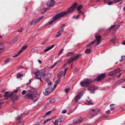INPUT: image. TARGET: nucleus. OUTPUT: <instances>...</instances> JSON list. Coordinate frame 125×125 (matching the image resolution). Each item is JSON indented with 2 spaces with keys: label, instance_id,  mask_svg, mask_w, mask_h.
Masks as SVG:
<instances>
[{
  "label": "nucleus",
  "instance_id": "1",
  "mask_svg": "<svg viewBox=\"0 0 125 125\" xmlns=\"http://www.w3.org/2000/svg\"><path fill=\"white\" fill-rule=\"evenodd\" d=\"M77 5V4L75 3L68 8L67 11H65L60 12V13L61 15V16H62V17L66 15L68 13L73 12L75 10V8L76 7Z\"/></svg>",
  "mask_w": 125,
  "mask_h": 125
},
{
  "label": "nucleus",
  "instance_id": "2",
  "mask_svg": "<svg viewBox=\"0 0 125 125\" xmlns=\"http://www.w3.org/2000/svg\"><path fill=\"white\" fill-rule=\"evenodd\" d=\"M92 82L91 80L89 79H85L80 82L81 86L82 87L88 86L89 84Z\"/></svg>",
  "mask_w": 125,
  "mask_h": 125
},
{
  "label": "nucleus",
  "instance_id": "3",
  "mask_svg": "<svg viewBox=\"0 0 125 125\" xmlns=\"http://www.w3.org/2000/svg\"><path fill=\"white\" fill-rule=\"evenodd\" d=\"M61 17H62V16L59 13L54 17L51 19V21L49 22V23L50 24H51L54 21Z\"/></svg>",
  "mask_w": 125,
  "mask_h": 125
},
{
  "label": "nucleus",
  "instance_id": "4",
  "mask_svg": "<svg viewBox=\"0 0 125 125\" xmlns=\"http://www.w3.org/2000/svg\"><path fill=\"white\" fill-rule=\"evenodd\" d=\"M45 72V69H41L39 72L38 71L37 72L35 73H34L35 75L37 74L38 75L40 76V77H41L42 78L44 77H45L46 74H44Z\"/></svg>",
  "mask_w": 125,
  "mask_h": 125
},
{
  "label": "nucleus",
  "instance_id": "5",
  "mask_svg": "<svg viewBox=\"0 0 125 125\" xmlns=\"http://www.w3.org/2000/svg\"><path fill=\"white\" fill-rule=\"evenodd\" d=\"M105 77L104 74L102 73L100 75L98 76L96 78L94 79L95 81L99 82L103 79Z\"/></svg>",
  "mask_w": 125,
  "mask_h": 125
},
{
  "label": "nucleus",
  "instance_id": "6",
  "mask_svg": "<svg viewBox=\"0 0 125 125\" xmlns=\"http://www.w3.org/2000/svg\"><path fill=\"white\" fill-rule=\"evenodd\" d=\"M44 17L43 16H42L41 17L38 18L36 19L33 20L32 22H31V25H33L36 24L39 21L43 18Z\"/></svg>",
  "mask_w": 125,
  "mask_h": 125
},
{
  "label": "nucleus",
  "instance_id": "7",
  "mask_svg": "<svg viewBox=\"0 0 125 125\" xmlns=\"http://www.w3.org/2000/svg\"><path fill=\"white\" fill-rule=\"evenodd\" d=\"M55 3L54 1L53 0H49L47 3V5L48 7H51L54 5Z\"/></svg>",
  "mask_w": 125,
  "mask_h": 125
},
{
  "label": "nucleus",
  "instance_id": "8",
  "mask_svg": "<svg viewBox=\"0 0 125 125\" xmlns=\"http://www.w3.org/2000/svg\"><path fill=\"white\" fill-rule=\"evenodd\" d=\"M33 92H35V91H33L32 90H30L28 91V92L29 93L28 94H27L26 95L28 98L30 99H32L33 96V95H32L30 93H32Z\"/></svg>",
  "mask_w": 125,
  "mask_h": 125
},
{
  "label": "nucleus",
  "instance_id": "9",
  "mask_svg": "<svg viewBox=\"0 0 125 125\" xmlns=\"http://www.w3.org/2000/svg\"><path fill=\"white\" fill-rule=\"evenodd\" d=\"M13 95V93L6 92L5 93L4 96L5 97H10L12 96Z\"/></svg>",
  "mask_w": 125,
  "mask_h": 125
},
{
  "label": "nucleus",
  "instance_id": "10",
  "mask_svg": "<svg viewBox=\"0 0 125 125\" xmlns=\"http://www.w3.org/2000/svg\"><path fill=\"white\" fill-rule=\"evenodd\" d=\"M95 37L97 41V43L96 44L95 46H96L99 44L100 42L101 37V36H95Z\"/></svg>",
  "mask_w": 125,
  "mask_h": 125
},
{
  "label": "nucleus",
  "instance_id": "11",
  "mask_svg": "<svg viewBox=\"0 0 125 125\" xmlns=\"http://www.w3.org/2000/svg\"><path fill=\"white\" fill-rule=\"evenodd\" d=\"M96 89V87L93 86H90L88 88L89 90L92 93H94Z\"/></svg>",
  "mask_w": 125,
  "mask_h": 125
},
{
  "label": "nucleus",
  "instance_id": "12",
  "mask_svg": "<svg viewBox=\"0 0 125 125\" xmlns=\"http://www.w3.org/2000/svg\"><path fill=\"white\" fill-rule=\"evenodd\" d=\"M38 96L37 94L33 95V96L32 99V100L33 101L36 102L38 99Z\"/></svg>",
  "mask_w": 125,
  "mask_h": 125
},
{
  "label": "nucleus",
  "instance_id": "13",
  "mask_svg": "<svg viewBox=\"0 0 125 125\" xmlns=\"http://www.w3.org/2000/svg\"><path fill=\"white\" fill-rule=\"evenodd\" d=\"M81 96L80 94H78L75 98V101L76 103L78 102V100H79Z\"/></svg>",
  "mask_w": 125,
  "mask_h": 125
},
{
  "label": "nucleus",
  "instance_id": "14",
  "mask_svg": "<svg viewBox=\"0 0 125 125\" xmlns=\"http://www.w3.org/2000/svg\"><path fill=\"white\" fill-rule=\"evenodd\" d=\"M82 56L81 54H76V56L72 58L73 60L74 61L75 60L78 59V58Z\"/></svg>",
  "mask_w": 125,
  "mask_h": 125
},
{
  "label": "nucleus",
  "instance_id": "15",
  "mask_svg": "<svg viewBox=\"0 0 125 125\" xmlns=\"http://www.w3.org/2000/svg\"><path fill=\"white\" fill-rule=\"evenodd\" d=\"M125 81V78L123 79H121L119 80L116 83V85H118L120 84L123 82Z\"/></svg>",
  "mask_w": 125,
  "mask_h": 125
},
{
  "label": "nucleus",
  "instance_id": "16",
  "mask_svg": "<svg viewBox=\"0 0 125 125\" xmlns=\"http://www.w3.org/2000/svg\"><path fill=\"white\" fill-rule=\"evenodd\" d=\"M54 46H55L54 45H52L50 47H48V48L45 49L44 51V52H47L48 51L50 50L51 49H52V48H53L54 47Z\"/></svg>",
  "mask_w": 125,
  "mask_h": 125
},
{
  "label": "nucleus",
  "instance_id": "17",
  "mask_svg": "<svg viewBox=\"0 0 125 125\" xmlns=\"http://www.w3.org/2000/svg\"><path fill=\"white\" fill-rule=\"evenodd\" d=\"M91 101H92L91 100L89 101V100H87L85 102V104H87V105H90V104H92V103L91 102Z\"/></svg>",
  "mask_w": 125,
  "mask_h": 125
},
{
  "label": "nucleus",
  "instance_id": "18",
  "mask_svg": "<svg viewBox=\"0 0 125 125\" xmlns=\"http://www.w3.org/2000/svg\"><path fill=\"white\" fill-rule=\"evenodd\" d=\"M91 52V50L90 49H87L84 51L87 54L90 53Z\"/></svg>",
  "mask_w": 125,
  "mask_h": 125
},
{
  "label": "nucleus",
  "instance_id": "19",
  "mask_svg": "<svg viewBox=\"0 0 125 125\" xmlns=\"http://www.w3.org/2000/svg\"><path fill=\"white\" fill-rule=\"evenodd\" d=\"M115 74L116 73H118L121 72L119 68H117L114 70Z\"/></svg>",
  "mask_w": 125,
  "mask_h": 125
},
{
  "label": "nucleus",
  "instance_id": "20",
  "mask_svg": "<svg viewBox=\"0 0 125 125\" xmlns=\"http://www.w3.org/2000/svg\"><path fill=\"white\" fill-rule=\"evenodd\" d=\"M49 101L52 103H55V101L54 98H51L49 99Z\"/></svg>",
  "mask_w": 125,
  "mask_h": 125
},
{
  "label": "nucleus",
  "instance_id": "21",
  "mask_svg": "<svg viewBox=\"0 0 125 125\" xmlns=\"http://www.w3.org/2000/svg\"><path fill=\"white\" fill-rule=\"evenodd\" d=\"M47 91L48 90L46 89L43 92V94L44 95H47L50 93V91Z\"/></svg>",
  "mask_w": 125,
  "mask_h": 125
},
{
  "label": "nucleus",
  "instance_id": "22",
  "mask_svg": "<svg viewBox=\"0 0 125 125\" xmlns=\"http://www.w3.org/2000/svg\"><path fill=\"white\" fill-rule=\"evenodd\" d=\"M51 111H49L46 112L45 114V115H43L42 116V118H44L46 116L49 115V114L51 113Z\"/></svg>",
  "mask_w": 125,
  "mask_h": 125
},
{
  "label": "nucleus",
  "instance_id": "23",
  "mask_svg": "<svg viewBox=\"0 0 125 125\" xmlns=\"http://www.w3.org/2000/svg\"><path fill=\"white\" fill-rule=\"evenodd\" d=\"M41 77L39 75H38L37 74L36 75H35V78L36 79H39L40 80V81H41V82H42V79H41Z\"/></svg>",
  "mask_w": 125,
  "mask_h": 125
},
{
  "label": "nucleus",
  "instance_id": "24",
  "mask_svg": "<svg viewBox=\"0 0 125 125\" xmlns=\"http://www.w3.org/2000/svg\"><path fill=\"white\" fill-rule=\"evenodd\" d=\"M74 54V53L73 52H69L67 54L66 56L67 57L73 55Z\"/></svg>",
  "mask_w": 125,
  "mask_h": 125
},
{
  "label": "nucleus",
  "instance_id": "25",
  "mask_svg": "<svg viewBox=\"0 0 125 125\" xmlns=\"http://www.w3.org/2000/svg\"><path fill=\"white\" fill-rule=\"evenodd\" d=\"M95 42V40H94L92 41L91 42H90L87 45V46H91V45L93 44Z\"/></svg>",
  "mask_w": 125,
  "mask_h": 125
},
{
  "label": "nucleus",
  "instance_id": "26",
  "mask_svg": "<svg viewBox=\"0 0 125 125\" xmlns=\"http://www.w3.org/2000/svg\"><path fill=\"white\" fill-rule=\"evenodd\" d=\"M4 46V44H0V52H1V50H2L3 49Z\"/></svg>",
  "mask_w": 125,
  "mask_h": 125
},
{
  "label": "nucleus",
  "instance_id": "27",
  "mask_svg": "<svg viewBox=\"0 0 125 125\" xmlns=\"http://www.w3.org/2000/svg\"><path fill=\"white\" fill-rule=\"evenodd\" d=\"M108 74L109 75L112 76L115 75V72H114V71H112L111 72H109Z\"/></svg>",
  "mask_w": 125,
  "mask_h": 125
},
{
  "label": "nucleus",
  "instance_id": "28",
  "mask_svg": "<svg viewBox=\"0 0 125 125\" xmlns=\"http://www.w3.org/2000/svg\"><path fill=\"white\" fill-rule=\"evenodd\" d=\"M23 77V75L22 74H20V73L18 74L17 75V77L18 79L20 78Z\"/></svg>",
  "mask_w": 125,
  "mask_h": 125
},
{
  "label": "nucleus",
  "instance_id": "29",
  "mask_svg": "<svg viewBox=\"0 0 125 125\" xmlns=\"http://www.w3.org/2000/svg\"><path fill=\"white\" fill-rule=\"evenodd\" d=\"M82 7V6L81 5H80L78 6L77 8V10L78 11H79L80 10Z\"/></svg>",
  "mask_w": 125,
  "mask_h": 125
},
{
  "label": "nucleus",
  "instance_id": "30",
  "mask_svg": "<svg viewBox=\"0 0 125 125\" xmlns=\"http://www.w3.org/2000/svg\"><path fill=\"white\" fill-rule=\"evenodd\" d=\"M27 47V46L26 45H25L23 47H22L21 49L20 50H21V52L23 51V50H25Z\"/></svg>",
  "mask_w": 125,
  "mask_h": 125
},
{
  "label": "nucleus",
  "instance_id": "31",
  "mask_svg": "<svg viewBox=\"0 0 125 125\" xmlns=\"http://www.w3.org/2000/svg\"><path fill=\"white\" fill-rule=\"evenodd\" d=\"M98 114V113L97 112H96L95 114H94L93 115H92V114H91L90 115V116L91 117H93L96 115Z\"/></svg>",
  "mask_w": 125,
  "mask_h": 125
},
{
  "label": "nucleus",
  "instance_id": "32",
  "mask_svg": "<svg viewBox=\"0 0 125 125\" xmlns=\"http://www.w3.org/2000/svg\"><path fill=\"white\" fill-rule=\"evenodd\" d=\"M115 0H114V1H111L110 2H108L107 3L109 5H110L112 4L114 2H115Z\"/></svg>",
  "mask_w": 125,
  "mask_h": 125
},
{
  "label": "nucleus",
  "instance_id": "33",
  "mask_svg": "<svg viewBox=\"0 0 125 125\" xmlns=\"http://www.w3.org/2000/svg\"><path fill=\"white\" fill-rule=\"evenodd\" d=\"M115 25H112L108 29V30H111L113 28H114L115 27Z\"/></svg>",
  "mask_w": 125,
  "mask_h": 125
},
{
  "label": "nucleus",
  "instance_id": "34",
  "mask_svg": "<svg viewBox=\"0 0 125 125\" xmlns=\"http://www.w3.org/2000/svg\"><path fill=\"white\" fill-rule=\"evenodd\" d=\"M21 50H20L18 52V53L16 54H15V55L14 56H13V57H17L18 55L19 54H20V53H21Z\"/></svg>",
  "mask_w": 125,
  "mask_h": 125
},
{
  "label": "nucleus",
  "instance_id": "35",
  "mask_svg": "<svg viewBox=\"0 0 125 125\" xmlns=\"http://www.w3.org/2000/svg\"><path fill=\"white\" fill-rule=\"evenodd\" d=\"M72 59V58L70 59V60L68 61V63H71L72 62L74 61V60H73Z\"/></svg>",
  "mask_w": 125,
  "mask_h": 125
},
{
  "label": "nucleus",
  "instance_id": "36",
  "mask_svg": "<svg viewBox=\"0 0 125 125\" xmlns=\"http://www.w3.org/2000/svg\"><path fill=\"white\" fill-rule=\"evenodd\" d=\"M63 29H60L57 32V33H61V34L62 33V31H63Z\"/></svg>",
  "mask_w": 125,
  "mask_h": 125
},
{
  "label": "nucleus",
  "instance_id": "37",
  "mask_svg": "<svg viewBox=\"0 0 125 125\" xmlns=\"http://www.w3.org/2000/svg\"><path fill=\"white\" fill-rule=\"evenodd\" d=\"M21 114V115H20V116H17L16 118V120H18L19 119H20L21 117V115L22 114Z\"/></svg>",
  "mask_w": 125,
  "mask_h": 125
},
{
  "label": "nucleus",
  "instance_id": "38",
  "mask_svg": "<svg viewBox=\"0 0 125 125\" xmlns=\"http://www.w3.org/2000/svg\"><path fill=\"white\" fill-rule=\"evenodd\" d=\"M121 60H120V62H122L123 61L124 59L125 58V56H122L121 57Z\"/></svg>",
  "mask_w": 125,
  "mask_h": 125
},
{
  "label": "nucleus",
  "instance_id": "39",
  "mask_svg": "<svg viewBox=\"0 0 125 125\" xmlns=\"http://www.w3.org/2000/svg\"><path fill=\"white\" fill-rule=\"evenodd\" d=\"M82 119L83 118L81 117H80L79 119H78L77 121V122H78V123H79L80 122H81L82 121Z\"/></svg>",
  "mask_w": 125,
  "mask_h": 125
},
{
  "label": "nucleus",
  "instance_id": "40",
  "mask_svg": "<svg viewBox=\"0 0 125 125\" xmlns=\"http://www.w3.org/2000/svg\"><path fill=\"white\" fill-rule=\"evenodd\" d=\"M115 39V38H113L112 39H111L110 41H111L113 43H115V42L114 41Z\"/></svg>",
  "mask_w": 125,
  "mask_h": 125
},
{
  "label": "nucleus",
  "instance_id": "41",
  "mask_svg": "<svg viewBox=\"0 0 125 125\" xmlns=\"http://www.w3.org/2000/svg\"><path fill=\"white\" fill-rule=\"evenodd\" d=\"M70 90V88H67L65 89V92L66 93H67Z\"/></svg>",
  "mask_w": 125,
  "mask_h": 125
},
{
  "label": "nucleus",
  "instance_id": "42",
  "mask_svg": "<svg viewBox=\"0 0 125 125\" xmlns=\"http://www.w3.org/2000/svg\"><path fill=\"white\" fill-rule=\"evenodd\" d=\"M63 73L64 72L63 71H61L58 74L61 76V75L63 74Z\"/></svg>",
  "mask_w": 125,
  "mask_h": 125
},
{
  "label": "nucleus",
  "instance_id": "43",
  "mask_svg": "<svg viewBox=\"0 0 125 125\" xmlns=\"http://www.w3.org/2000/svg\"><path fill=\"white\" fill-rule=\"evenodd\" d=\"M68 69V68H66L65 69V71H64V75H63V76L64 77V75L66 73V72L67 71V70Z\"/></svg>",
  "mask_w": 125,
  "mask_h": 125
},
{
  "label": "nucleus",
  "instance_id": "44",
  "mask_svg": "<svg viewBox=\"0 0 125 125\" xmlns=\"http://www.w3.org/2000/svg\"><path fill=\"white\" fill-rule=\"evenodd\" d=\"M67 112V110L66 109L63 110L62 112V114H65Z\"/></svg>",
  "mask_w": 125,
  "mask_h": 125
},
{
  "label": "nucleus",
  "instance_id": "45",
  "mask_svg": "<svg viewBox=\"0 0 125 125\" xmlns=\"http://www.w3.org/2000/svg\"><path fill=\"white\" fill-rule=\"evenodd\" d=\"M57 77L58 78V79L61 80V76L58 74L57 75Z\"/></svg>",
  "mask_w": 125,
  "mask_h": 125
},
{
  "label": "nucleus",
  "instance_id": "46",
  "mask_svg": "<svg viewBox=\"0 0 125 125\" xmlns=\"http://www.w3.org/2000/svg\"><path fill=\"white\" fill-rule=\"evenodd\" d=\"M46 89L47 90H48V91H50V93H51V92L52 91V89L50 88H47Z\"/></svg>",
  "mask_w": 125,
  "mask_h": 125
},
{
  "label": "nucleus",
  "instance_id": "47",
  "mask_svg": "<svg viewBox=\"0 0 125 125\" xmlns=\"http://www.w3.org/2000/svg\"><path fill=\"white\" fill-rule=\"evenodd\" d=\"M62 118H59V119H58L57 120V121L59 122H62Z\"/></svg>",
  "mask_w": 125,
  "mask_h": 125
},
{
  "label": "nucleus",
  "instance_id": "48",
  "mask_svg": "<svg viewBox=\"0 0 125 125\" xmlns=\"http://www.w3.org/2000/svg\"><path fill=\"white\" fill-rule=\"evenodd\" d=\"M60 81V80L58 79L57 81H56L55 83L56 84H57L59 83Z\"/></svg>",
  "mask_w": 125,
  "mask_h": 125
},
{
  "label": "nucleus",
  "instance_id": "49",
  "mask_svg": "<svg viewBox=\"0 0 125 125\" xmlns=\"http://www.w3.org/2000/svg\"><path fill=\"white\" fill-rule=\"evenodd\" d=\"M26 91L25 90H23L22 91V95H24L26 94Z\"/></svg>",
  "mask_w": 125,
  "mask_h": 125
},
{
  "label": "nucleus",
  "instance_id": "50",
  "mask_svg": "<svg viewBox=\"0 0 125 125\" xmlns=\"http://www.w3.org/2000/svg\"><path fill=\"white\" fill-rule=\"evenodd\" d=\"M53 118H51V119H47L45 121V122L46 123L48 121H50L52 120V119Z\"/></svg>",
  "mask_w": 125,
  "mask_h": 125
},
{
  "label": "nucleus",
  "instance_id": "51",
  "mask_svg": "<svg viewBox=\"0 0 125 125\" xmlns=\"http://www.w3.org/2000/svg\"><path fill=\"white\" fill-rule=\"evenodd\" d=\"M63 50V49H62L59 52L58 55H60V54H61L62 53Z\"/></svg>",
  "mask_w": 125,
  "mask_h": 125
},
{
  "label": "nucleus",
  "instance_id": "52",
  "mask_svg": "<svg viewBox=\"0 0 125 125\" xmlns=\"http://www.w3.org/2000/svg\"><path fill=\"white\" fill-rule=\"evenodd\" d=\"M122 0H115V2H114V3H115L116 2H119L120 1H122Z\"/></svg>",
  "mask_w": 125,
  "mask_h": 125
},
{
  "label": "nucleus",
  "instance_id": "53",
  "mask_svg": "<svg viewBox=\"0 0 125 125\" xmlns=\"http://www.w3.org/2000/svg\"><path fill=\"white\" fill-rule=\"evenodd\" d=\"M54 124L55 125H57L58 124L57 121H55L54 123Z\"/></svg>",
  "mask_w": 125,
  "mask_h": 125
},
{
  "label": "nucleus",
  "instance_id": "54",
  "mask_svg": "<svg viewBox=\"0 0 125 125\" xmlns=\"http://www.w3.org/2000/svg\"><path fill=\"white\" fill-rule=\"evenodd\" d=\"M10 60L9 59H7L5 61V62L6 63H7Z\"/></svg>",
  "mask_w": 125,
  "mask_h": 125
},
{
  "label": "nucleus",
  "instance_id": "55",
  "mask_svg": "<svg viewBox=\"0 0 125 125\" xmlns=\"http://www.w3.org/2000/svg\"><path fill=\"white\" fill-rule=\"evenodd\" d=\"M53 84V83L52 82H50L48 83V85L49 86Z\"/></svg>",
  "mask_w": 125,
  "mask_h": 125
},
{
  "label": "nucleus",
  "instance_id": "56",
  "mask_svg": "<svg viewBox=\"0 0 125 125\" xmlns=\"http://www.w3.org/2000/svg\"><path fill=\"white\" fill-rule=\"evenodd\" d=\"M73 123L75 124H77L78 123V122H77V121H74L73 122Z\"/></svg>",
  "mask_w": 125,
  "mask_h": 125
},
{
  "label": "nucleus",
  "instance_id": "57",
  "mask_svg": "<svg viewBox=\"0 0 125 125\" xmlns=\"http://www.w3.org/2000/svg\"><path fill=\"white\" fill-rule=\"evenodd\" d=\"M78 11V13H81L82 14H84V13L83 12L81 11L80 10Z\"/></svg>",
  "mask_w": 125,
  "mask_h": 125
},
{
  "label": "nucleus",
  "instance_id": "58",
  "mask_svg": "<svg viewBox=\"0 0 125 125\" xmlns=\"http://www.w3.org/2000/svg\"><path fill=\"white\" fill-rule=\"evenodd\" d=\"M57 64V62H55L53 64V65L52 67V68L53 67H54Z\"/></svg>",
  "mask_w": 125,
  "mask_h": 125
},
{
  "label": "nucleus",
  "instance_id": "59",
  "mask_svg": "<svg viewBox=\"0 0 125 125\" xmlns=\"http://www.w3.org/2000/svg\"><path fill=\"white\" fill-rule=\"evenodd\" d=\"M109 0H104V3H106Z\"/></svg>",
  "mask_w": 125,
  "mask_h": 125
},
{
  "label": "nucleus",
  "instance_id": "60",
  "mask_svg": "<svg viewBox=\"0 0 125 125\" xmlns=\"http://www.w3.org/2000/svg\"><path fill=\"white\" fill-rule=\"evenodd\" d=\"M55 110V108H53L52 110H51V111H51V113L53 111H54Z\"/></svg>",
  "mask_w": 125,
  "mask_h": 125
},
{
  "label": "nucleus",
  "instance_id": "61",
  "mask_svg": "<svg viewBox=\"0 0 125 125\" xmlns=\"http://www.w3.org/2000/svg\"><path fill=\"white\" fill-rule=\"evenodd\" d=\"M23 29L22 28L18 30V31L20 32H21L22 31Z\"/></svg>",
  "mask_w": 125,
  "mask_h": 125
},
{
  "label": "nucleus",
  "instance_id": "62",
  "mask_svg": "<svg viewBox=\"0 0 125 125\" xmlns=\"http://www.w3.org/2000/svg\"><path fill=\"white\" fill-rule=\"evenodd\" d=\"M31 52H35V50L34 49H31Z\"/></svg>",
  "mask_w": 125,
  "mask_h": 125
},
{
  "label": "nucleus",
  "instance_id": "63",
  "mask_svg": "<svg viewBox=\"0 0 125 125\" xmlns=\"http://www.w3.org/2000/svg\"><path fill=\"white\" fill-rule=\"evenodd\" d=\"M61 35V33H59V34L58 35L56 34V37H58L60 36Z\"/></svg>",
  "mask_w": 125,
  "mask_h": 125
},
{
  "label": "nucleus",
  "instance_id": "64",
  "mask_svg": "<svg viewBox=\"0 0 125 125\" xmlns=\"http://www.w3.org/2000/svg\"><path fill=\"white\" fill-rule=\"evenodd\" d=\"M106 113L107 114H109L110 113V110H109L106 111Z\"/></svg>",
  "mask_w": 125,
  "mask_h": 125
}]
</instances>
